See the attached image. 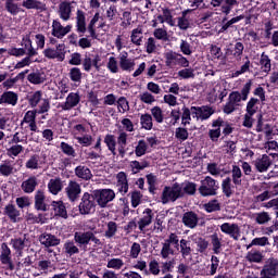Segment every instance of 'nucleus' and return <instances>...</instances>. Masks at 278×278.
Wrapping results in <instances>:
<instances>
[{
  "label": "nucleus",
  "mask_w": 278,
  "mask_h": 278,
  "mask_svg": "<svg viewBox=\"0 0 278 278\" xmlns=\"http://www.w3.org/2000/svg\"><path fill=\"white\" fill-rule=\"evenodd\" d=\"M253 86V80H249L240 91H232L228 97V102L223 109L224 114H233L238 106L240 105V101H247L249 99V94L251 93V87Z\"/></svg>",
  "instance_id": "nucleus-1"
},
{
  "label": "nucleus",
  "mask_w": 278,
  "mask_h": 278,
  "mask_svg": "<svg viewBox=\"0 0 278 278\" xmlns=\"http://www.w3.org/2000/svg\"><path fill=\"white\" fill-rule=\"evenodd\" d=\"M74 242L78 244L79 249H84V251H86L90 242H92L93 247H103V242L101 241V239L97 238V236H94V232L90 230L85 232H75Z\"/></svg>",
  "instance_id": "nucleus-2"
},
{
  "label": "nucleus",
  "mask_w": 278,
  "mask_h": 278,
  "mask_svg": "<svg viewBox=\"0 0 278 278\" xmlns=\"http://www.w3.org/2000/svg\"><path fill=\"white\" fill-rule=\"evenodd\" d=\"M175 249L179 251V236L175 232H170L164 242H162L161 257L168 260L170 255H175Z\"/></svg>",
  "instance_id": "nucleus-3"
},
{
  "label": "nucleus",
  "mask_w": 278,
  "mask_h": 278,
  "mask_svg": "<svg viewBox=\"0 0 278 278\" xmlns=\"http://www.w3.org/2000/svg\"><path fill=\"white\" fill-rule=\"evenodd\" d=\"M177 199H184V190L179 182H175L172 187H164L161 194L163 205H166V203H175Z\"/></svg>",
  "instance_id": "nucleus-4"
},
{
  "label": "nucleus",
  "mask_w": 278,
  "mask_h": 278,
  "mask_svg": "<svg viewBox=\"0 0 278 278\" xmlns=\"http://www.w3.org/2000/svg\"><path fill=\"white\" fill-rule=\"evenodd\" d=\"M198 192L201 197H216L218 194V182L212 176H206L200 181Z\"/></svg>",
  "instance_id": "nucleus-5"
},
{
  "label": "nucleus",
  "mask_w": 278,
  "mask_h": 278,
  "mask_svg": "<svg viewBox=\"0 0 278 278\" xmlns=\"http://www.w3.org/2000/svg\"><path fill=\"white\" fill-rule=\"evenodd\" d=\"M164 58L165 66H167V68H175L176 66L188 68V66H190V61H188V59L173 50L165 52Z\"/></svg>",
  "instance_id": "nucleus-6"
},
{
  "label": "nucleus",
  "mask_w": 278,
  "mask_h": 278,
  "mask_svg": "<svg viewBox=\"0 0 278 278\" xmlns=\"http://www.w3.org/2000/svg\"><path fill=\"white\" fill-rule=\"evenodd\" d=\"M92 194L101 207H108V203L114 201L116 199V193L112 189H98L93 190Z\"/></svg>",
  "instance_id": "nucleus-7"
},
{
  "label": "nucleus",
  "mask_w": 278,
  "mask_h": 278,
  "mask_svg": "<svg viewBox=\"0 0 278 278\" xmlns=\"http://www.w3.org/2000/svg\"><path fill=\"white\" fill-rule=\"evenodd\" d=\"M88 31L91 36V38H97V31L94 30V26L86 27V13L81 10H77L76 12V31L78 34L84 35L86 31Z\"/></svg>",
  "instance_id": "nucleus-8"
},
{
  "label": "nucleus",
  "mask_w": 278,
  "mask_h": 278,
  "mask_svg": "<svg viewBox=\"0 0 278 278\" xmlns=\"http://www.w3.org/2000/svg\"><path fill=\"white\" fill-rule=\"evenodd\" d=\"M43 55L48 60L64 62L66 58V46L64 43H59L55 48H47L43 50Z\"/></svg>",
  "instance_id": "nucleus-9"
},
{
  "label": "nucleus",
  "mask_w": 278,
  "mask_h": 278,
  "mask_svg": "<svg viewBox=\"0 0 278 278\" xmlns=\"http://www.w3.org/2000/svg\"><path fill=\"white\" fill-rule=\"evenodd\" d=\"M94 201L96 198H94V194L93 193H88V192H85L81 200H80V203L78 205L79 207V212L80 214H83V216H86L88 214H92V212H94Z\"/></svg>",
  "instance_id": "nucleus-10"
},
{
  "label": "nucleus",
  "mask_w": 278,
  "mask_h": 278,
  "mask_svg": "<svg viewBox=\"0 0 278 278\" xmlns=\"http://www.w3.org/2000/svg\"><path fill=\"white\" fill-rule=\"evenodd\" d=\"M65 193L67 199H70L72 203H75L81 194V185L75 180H70L65 188Z\"/></svg>",
  "instance_id": "nucleus-11"
},
{
  "label": "nucleus",
  "mask_w": 278,
  "mask_h": 278,
  "mask_svg": "<svg viewBox=\"0 0 278 278\" xmlns=\"http://www.w3.org/2000/svg\"><path fill=\"white\" fill-rule=\"evenodd\" d=\"M0 262L3 266H8L9 270H14V263H12V251L8 243L1 244Z\"/></svg>",
  "instance_id": "nucleus-12"
},
{
  "label": "nucleus",
  "mask_w": 278,
  "mask_h": 278,
  "mask_svg": "<svg viewBox=\"0 0 278 278\" xmlns=\"http://www.w3.org/2000/svg\"><path fill=\"white\" fill-rule=\"evenodd\" d=\"M71 29H73V26L67 25L64 27L62 26V23H60V21L58 20H54L52 22V36H54V38H64L66 34H71Z\"/></svg>",
  "instance_id": "nucleus-13"
},
{
  "label": "nucleus",
  "mask_w": 278,
  "mask_h": 278,
  "mask_svg": "<svg viewBox=\"0 0 278 278\" xmlns=\"http://www.w3.org/2000/svg\"><path fill=\"white\" fill-rule=\"evenodd\" d=\"M220 231L230 236V238H233L236 241L240 240V226H238V224L224 223L220 226Z\"/></svg>",
  "instance_id": "nucleus-14"
},
{
  "label": "nucleus",
  "mask_w": 278,
  "mask_h": 278,
  "mask_svg": "<svg viewBox=\"0 0 278 278\" xmlns=\"http://www.w3.org/2000/svg\"><path fill=\"white\" fill-rule=\"evenodd\" d=\"M18 103V93L14 91H4L0 97V105H12L14 108Z\"/></svg>",
  "instance_id": "nucleus-15"
},
{
  "label": "nucleus",
  "mask_w": 278,
  "mask_h": 278,
  "mask_svg": "<svg viewBox=\"0 0 278 278\" xmlns=\"http://www.w3.org/2000/svg\"><path fill=\"white\" fill-rule=\"evenodd\" d=\"M35 210H38V212H47L49 210L47 195H45V191L42 190H37L35 193Z\"/></svg>",
  "instance_id": "nucleus-16"
},
{
  "label": "nucleus",
  "mask_w": 278,
  "mask_h": 278,
  "mask_svg": "<svg viewBox=\"0 0 278 278\" xmlns=\"http://www.w3.org/2000/svg\"><path fill=\"white\" fill-rule=\"evenodd\" d=\"M182 224L189 229H195L197 225H199V215L192 211L184 213Z\"/></svg>",
  "instance_id": "nucleus-17"
},
{
  "label": "nucleus",
  "mask_w": 278,
  "mask_h": 278,
  "mask_svg": "<svg viewBox=\"0 0 278 278\" xmlns=\"http://www.w3.org/2000/svg\"><path fill=\"white\" fill-rule=\"evenodd\" d=\"M39 242L46 247V249H50V247H58L60 244V239L54 235L45 232L39 236Z\"/></svg>",
  "instance_id": "nucleus-18"
},
{
  "label": "nucleus",
  "mask_w": 278,
  "mask_h": 278,
  "mask_svg": "<svg viewBox=\"0 0 278 278\" xmlns=\"http://www.w3.org/2000/svg\"><path fill=\"white\" fill-rule=\"evenodd\" d=\"M99 62H101V56L99 55H96L94 59H91L90 56L85 55L83 60V68L87 73H90V71L92 70V66H94L96 71H100L101 65H99Z\"/></svg>",
  "instance_id": "nucleus-19"
},
{
  "label": "nucleus",
  "mask_w": 278,
  "mask_h": 278,
  "mask_svg": "<svg viewBox=\"0 0 278 278\" xmlns=\"http://www.w3.org/2000/svg\"><path fill=\"white\" fill-rule=\"evenodd\" d=\"M116 179L118 192H121L122 194H127V192H129V181L127 180V174L125 172H119L116 175Z\"/></svg>",
  "instance_id": "nucleus-20"
},
{
  "label": "nucleus",
  "mask_w": 278,
  "mask_h": 278,
  "mask_svg": "<svg viewBox=\"0 0 278 278\" xmlns=\"http://www.w3.org/2000/svg\"><path fill=\"white\" fill-rule=\"evenodd\" d=\"M59 16L62 21H71V16L73 14V7H71V2L63 1L59 4Z\"/></svg>",
  "instance_id": "nucleus-21"
},
{
  "label": "nucleus",
  "mask_w": 278,
  "mask_h": 278,
  "mask_svg": "<svg viewBox=\"0 0 278 278\" xmlns=\"http://www.w3.org/2000/svg\"><path fill=\"white\" fill-rule=\"evenodd\" d=\"M79 101H81L79 93L71 92L61 108L64 111L73 110V108H77V105H79Z\"/></svg>",
  "instance_id": "nucleus-22"
},
{
  "label": "nucleus",
  "mask_w": 278,
  "mask_h": 278,
  "mask_svg": "<svg viewBox=\"0 0 278 278\" xmlns=\"http://www.w3.org/2000/svg\"><path fill=\"white\" fill-rule=\"evenodd\" d=\"M254 165L258 173H266L273 165V161H270V156L263 154L261 159L255 160Z\"/></svg>",
  "instance_id": "nucleus-23"
},
{
  "label": "nucleus",
  "mask_w": 278,
  "mask_h": 278,
  "mask_svg": "<svg viewBox=\"0 0 278 278\" xmlns=\"http://www.w3.org/2000/svg\"><path fill=\"white\" fill-rule=\"evenodd\" d=\"M151 223H153V210L146 208L143 211V217H141L137 223L139 231H144V228L149 227Z\"/></svg>",
  "instance_id": "nucleus-24"
},
{
  "label": "nucleus",
  "mask_w": 278,
  "mask_h": 278,
  "mask_svg": "<svg viewBox=\"0 0 278 278\" xmlns=\"http://www.w3.org/2000/svg\"><path fill=\"white\" fill-rule=\"evenodd\" d=\"M22 7L26 10H36L37 12H45L47 4L39 0H24Z\"/></svg>",
  "instance_id": "nucleus-25"
},
{
  "label": "nucleus",
  "mask_w": 278,
  "mask_h": 278,
  "mask_svg": "<svg viewBox=\"0 0 278 278\" xmlns=\"http://www.w3.org/2000/svg\"><path fill=\"white\" fill-rule=\"evenodd\" d=\"M38 187V178L36 176H30L28 179L24 180L21 185V189L25 194H31Z\"/></svg>",
  "instance_id": "nucleus-26"
},
{
  "label": "nucleus",
  "mask_w": 278,
  "mask_h": 278,
  "mask_svg": "<svg viewBox=\"0 0 278 278\" xmlns=\"http://www.w3.org/2000/svg\"><path fill=\"white\" fill-rule=\"evenodd\" d=\"M75 175L79 179H84V181H90V179H92V172L85 165L77 166L75 168Z\"/></svg>",
  "instance_id": "nucleus-27"
},
{
  "label": "nucleus",
  "mask_w": 278,
  "mask_h": 278,
  "mask_svg": "<svg viewBox=\"0 0 278 278\" xmlns=\"http://www.w3.org/2000/svg\"><path fill=\"white\" fill-rule=\"evenodd\" d=\"M179 249L182 260H188V257H192V248L190 247V241L186 239L179 240Z\"/></svg>",
  "instance_id": "nucleus-28"
},
{
  "label": "nucleus",
  "mask_w": 278,
  "mask_h": 278,
  "mask_svg": "<svg viewBox=\"0 0 278 278\" xmlns=\"http://www.w3.org/2000/svg\"><path fill=\"white\" fill-rule=\"evenodd\" d=\"M119 66L122 71H130L136 66V62L132 59L127 58V53H124L119 58Z\"/></svg>",
  "instance_id": "nucleus-29"
},
{
  "label": "nucleus",
  "mask_w": 278,
  "mask_h": 278,
  "mask_svg": "<svg viewBox=\"0 0 278 278\" xmlns=\"http://www.w3.org/2000/svg\"><path fill=\"white\" fill-rule=\"evenodd\" d=\"M62 179L61 178H52L50 179V181L48 182V189L49 192H51V194H60V192H62Z\"/></svg>",
  "instance_id": "nucleus-30"
},
{
  "label": "nucleus",
  "mask_w": 278,
  "mask_h": 278,
  "mask_svg": "<svg viewBox=\"0 0 278 278\" xmlns=\"http://www.w3.org/2000/svg\"><path fill=\"white\" fill-rule=\"evenodd\" d=\"M11 244L15 251L23 253V250L27 247V235L12 239Z\"/></svg>",
  "instance_id": "nucleus-31"
},
{
  "label": "nucleus",
  "mask_w": 278,
  "mask_h": 278,
  "mask_svg": "<svg viewBox=\"0 0 278 278\" xmlns=\"http://www.w3.org/2000/svg\"><path fill=\"white\" fill-rule=\"evenodd\" d=\"M22 47H24V51H27V55L29 58H34V55H38V51H36V49H34V46L31 45V38L29 37V35H26L22 39Z\"/></svg>",
  "instance_id": "nucleus-32"
},
{
  "label": "nucleus",
  "mask_w": 278,
  "mask_h": 278,
  "mask_svg": "<svg viewBox=\"0 0 278 278\" xmlns=\"http://www.w3.org/2000/svg\"><path fill=\"white\" fill-rule=\"evenodd\" d=\"M52 207L56 216H61V218H68V213L66 212V206L64 205V202L53 201Z\"/></svg>",
  "instance_id": "nucleus-33"
},
{
  "label": "nucleus",
  "mask_w": 278,
  "mask_h": 278,
  "mask_svg": "<svg viewBox=\"0 0 278 278\" xmlns=\"http://www.w3.org/2000/svg\"><path fill=\"white\" fill-rule=\"evenodd\" d=\"M245 260L254 264H261L264 260V254L260 250H252L248 252Z\"/></svg>",
  "instance_id": "nucleus-34"
},
{
  "label": "nucleus",
  "mask_w": 278,
  "mask_h": 278,
  "mask_svg": "<svg viewBox=\"0 0 278 278\" xmlns=\"http://www.w3.org/2000/svg\"><path fill=\"white\" fill-rule=\"evenodd\" d=\"M222 191L227 199L233 194V184H231V177H227L222 181Z\"/></svg>",
  "instance_id": "nucleus-35"
},
{
  "label": "nucleus",
  "mask_w": 278,
  "mask_h": 278,
  "mask_svg": "<svg viewBox=\"0 0 278 278\" xmlns=\"http://www.w3.org/2000/svg\"><path fill=\"white\" fill-rule=\"evenodd\" d=\"M129 166L131 168L132 175H138L140 170H144V168H149V163L148 161H141V162L131 161Z\"/></svg>",
  "instance_id": "nucleus-36"
},
{
  "label": "nucleus",
  "mask_w": 278,
  "mask_h": 278,
  "mask_svg": "<svg viewBox=\"0 0 278 278\" xmlns=\"http://www.w3.org/2000/svg\"><path fill=\"white\" fill-rule=\"evenodd\" d=\"M223 239L218 238V235L217 233H213L211 236V244L213 247L212 251L213 253H215V255H218L220 254V251L223 249V242H222Z\"/></svg>",
  "instance_id": "nucleus-37"
},
{
  "label": "nucleus",
  "mask_w": 278,
  "mask_h": 278,
  "mask_svg": "<svg viewBox=\"0 0 278 278\" xmlns=\"http://www.w3.org/2000/svg\"><path fill=\"white\" fill-rule=\"evenodd\" d=\"M4 214L9 216V218L13 220V223H16V218L21 216V212L16 210V206H14V204L7 205L4 207Z\"/></svg>",
  "instance_id": "nucleus-38"
},
{
  "label": "nucleus",
  "mask_w": 278,
  "mask_h": 278,
  "mask_svg": "<svg viewBox=\"0 0 278 278\" xmlns=\"http://www.w3.org/2000/svg\"><path fill=\"white\" fill-rule=\"evenodd\" d=\"M238 5H240L238 0H225L224 4L222 5V12L226 16H229V14H231V10H233V8H238Z\"/></svg>",
  "instance_id": "nucleus-39"
},
{
  "label": "nucleus",
  "mask_w": 278,
  "mask_h": 278,
  "mask_svg": "<svg viewBox=\"0 0 278 278\" xmlns=\"http://www.w3.org/2000/svg\"><path fill=\"white\" fill-rule=\"evenodd\" d=\"M231 177L235 186H242V169L238 165L232 166Z\"/></svg>",
  "instance_id": "nucleus-40"
},
{
  "label": "nucleus",
  "mask_w": 278,
  "mask_h": 278,
  "mask_svg": "<svg viewBox=\"0 0 278 278\" xmlns=\"http://www.w3.org/2000/svg\"><path fill=\"white\" fill-rule=\"evenodd\" d=\"M74 138L77 140L78 144H81V147H91L92 142H94L91 135L77 136V134H74Z\"/></svg>",
  "instance_id": "nucleus-41"
},
{
  "label": "nucleus",
  "mask_w": 278,
  "mask_h": 278,
  "mask_svg": "<svg viewBox=\"0 0 278 278\" xmlns=\"http://www.w3.org/2000/svg\"><path fill=\"white\" fill-rule=\"evenodd\" d=\"M199 112L200 121H207V118H210V116H212V114H214L216 110H214V108L210 105H202L199 108Z\"/></svg>",
  "instance_id": "nucleus-42"
},
{
  "label": "nucleus",
  "mask_w": 278,
  "mask_h": 278,
  "mask_svg": "<svg viewBox=\"0 0 278 278\" xmlns=\"http://www.w3.org/2000/svg\"><path fill=\"white\" fill-rule=\"evenodd\" d=\"M140 124L143 129L151 131V129H153V117L151 116V114L141 115Z\"/></svg>",
  "instance_id": "nucleus-43"
},
{
  "label": "nucleus",
  "mask_w": 278,
  "mask_h": 278,
  "mask_svg": "<svg viewBox=\"0 0 278 278\" xmlns=\"http://www.w3.org/2000/svg\"><path fill=\"white\" fill-rule=\"evenodd\" d=\"M42 101V91L38 90L28 96V103L30 108H37L38 103Z\"/></svg>",
  "instance_id": "nucleus-44"
},
{
  "label": "nucleus",
  "mask_w": 278,
  "mask_h": 278,
  "mask_svg": "<svg viewBox=\"0 0 278 278\" xmlns=\"http://www.w3.org/2000/svg\"><path fill=\"white\" fill-rule=\"evenodd\" d=\"M104 143L109 151H111L113 155H116V137L114 135H106L104 137Z\"/></svg>",
  "instance_id": "nucleus-45"
},
{
  "label": "nucleus",
  "mask_w": 278,
  "mask_h": 278,
  "mask_svg": "<svg viewBox=\"0 0 278 278\" xmlns=\"http://www.w3.org/2000/svg\"><path fill=\"white\" fill-rule=\"evenodd\" d=\"M260 64L263 73H270L273 65L270 64V58L265 52L261 54Z\"/></svg>",
  "instance_id": "nucleus-46"
},
{
  "label": "nucleus",
  "mask_w": 278,
  "mask_h": 278,
  "mask_svg": "<svg viewBox=\"0 0 278 278\" xmlns=\"http://www.w3.org/2000/svg\"><path fill=\"white\" fill-rule=\"evenodd\" d=\"M130 40L132 45L140 47V45H142V28L132 29Z\"/></svg>",
  "instance_id": "nucleus-47"
},
{
  "label": "nucleus",
  "mask_w": 278,
  "mask_h": 278,
  "mask_svg": "<svg viewBox=\"0 0 278 278\" xmlns=\"http://www.w3.org/2000/svg\"><path fill=\"white\" fill-rule=\"evenodd\" d=\"M204 210L208 214H212V212H220V202L216 199L211 200L204 204Z\"/></svg>",
  "instance_id": "nucleus-48"
},
{
  "label": "nucleus",
  "mask_w": 278,
  "mask_h": 278,
  "mask_svg": "<svg viewBox=\"0 0 278 278\" xmlns=\"http://www.w3.org/2000/svg\"><path fill=\"white\" fill-rule=\"evenodd\" d=\"M197 244V251L198 253H205L207 251V248L210 247V241L205 240L203 237H199L194 240Z\"/></svg>",
  "instance_id": "nucleus-49"
},
{
  "label": "nucleus",
  "mask_w": 278,
  "mask_h": 278,
  "mask_svg": "<svg viewBox=\"0 0 278 278\" xmlns=\"http://www.w3.org/2000/svg\"><path fill=\"white\" fill-rule=\"evenodd\" d=\"M63 249H64L65 253L67 255H70V257L73 255H77V253H79V248H77V245H75L74 241L65 242Z\"/></svg>",
  "instance_id": "nucleus-50"
},
{
  "label": "nucleus",
  "mask_w": 278,
  "mask_h": 278,
  "mask_svg": "<svg viewBox=\"0 0 278 278\" xmlns=\"http://www.w3.org/2000/svg\"><path fill=\"white\" fill-rule=\"evenodd\" d=\"M184 195L189 194V197H192L197 194V184L187 181L181 186Z\"/></svg>",
  "instance_id": "nucleus-51"
},
{
  "label": "nucleus",
  "mask_w": 278,
  "mask_h": 278,
  "mask_svg": "<svg viewBox=\"0 0 278 278\" xmlns=\"http://www.w3.org/2000/svg\"><path fill=\"white\" fill-rule=\"evenodd\" d=\"M12 173H14V166L9 161L0 165V174H2L3 177H10Z\"/></svg>",
  "instance_id": "nucleus-52"
},
{
  "label": "nucleus",
  "mask_w": 278,
  "mask_h": 278,
  "mask_svg": "<svg viewBox=\"0 0 278 278\" xmlns=\"http://www.w3.org/2000/svg\"><path fill=\"white\" fill-rule=\"evenodd\" d=\"M255 223H257V225H266V223H270V214H268V212L256 213Z\"/></svg>",
  "instance_id": "nucleus-53"
},
{
  "label": "nucleus",
  "mask_w": 278,
  "mask_h": 278,
  "mask_svg": "<svg viewBox=\"0 0 278 278\" xmlns=\"http://www.w3.org/2000/svg\"><path fill=\"white\" fill-rule=\"evenodd\" d=\"M125 266V263L121 258H111L106 264V268H113L114 270H121Z\"/></svg>",
  "instance_id": "nucleus-54"
},
{
  "label": "nucleus",
  "mask_w": 278,
  "mask_h": 278,
  "mask_svg": "<svg viewBox=\"0 0 278 278\" xmlns=\"http://www.w3.org/2000/svg\"><path fill=\"white\" fill-rule=\"evenodd\" d=\"M257 103H260L257 98H251L247 104V114L255 115L257 113V106H255Z\"/></svg>",
  "instance_id": "nucleus-55"
},
{
  "label": "nucleus",
  "mask_w": 278,
  "mask_h": 278,
  "mask_svg": "<svg viewBox=\"0 0 278 278\" xmlns=\"http://www.w3.org/2000/svg\"><path fill=\"white\" fill-rule=\"evenodd\" d=\"M116 231H118V226L116 225V222H109L108 229L104 232V236L105 238H114V236H116Z\"/></svg>",
  "instance_id": "nucleus-56"
},
{
  "label": "nucleus",
  "mask_w": 278,
  "mask_h": 278,
  "mask_svg": "<svg viewBox=\"0 0 278 278\" xmlns=\"http://www.w3.org/2000/svg\"><path fill=\"white\" fill-rule=\"evenodd\" d=\"M5 10L10 14H12L13 16H16V14H18V12H20L18 4H16L14 2V0H7L5 1Z\"/></svg>",
  "instance_id": "nucleus-57"
},
{
  "label": "nucleus",
  "mask_w": 278,
  "mask_h": 278,
  "mask_svg": "<svg viewBox=\"0 0 278 278\" xmlns=\"http://www.w3.org/2000/svg\"><path fill=\"white\" fill-rule=\"evenodd\" d=\"M38 162H40V156L37 154L31 155L30 159L26 162V168H29L30 170H37V168H39Z\"/></svg>",
  "instance_id": "nucleus-58"
},
{
  "label": "nucleus",
  "mask_w": 278,
  "mask_h": 278,
  "mask_svg": "<svg viewBox=\"0 0 278 278\" xmlns=\"http://www.w3.org/2000/svg\"><path fill=\"white\" fill-rule=\"evenodd\" d=\"M188 12H190V10H186L182 12V16L178 17V27L179 29H188V27H190V21L186 18Z\"/></svg>",
  "instance_id": "nucleus-59"
},
{
  "label": "nucleus",
  "mask_w": 278,
  "mask_h": 278,
  "mask_svg": "<svg viewBox=\"0 0 278 278\" xmlns=\"http://www.w3.org/2000/svg\"><path fill=\"white\" fill-rule=\"evenodd\" d=\"M61 150L65 155H68L70 157H76L77 153L75 152V148L73 146L66 143V142H61Z\"/></svg>",
  "instance_id": "nucleus-60"
},
{
  "label": "nucleus",
  "mask_w": 278,
  "mask_h": 278,
  "mask_svg": "<svg viewBox=\"0 0 278 278\" xmlns=\"http://www.w3.org/2000/svg\"><path fill=\"white\" fill-rule=\"evenodd\" d=\"M147 142L144 140H139L135 149V154L137 155V157H142V155L147 153Z\"/></svg>",
  "instance_id": "nucleus-61"
},
{
  "label": "nucleus",
  "mask_w": 278,
  "mask_h": 278,
  "mask_svg": "<svg viewBox=\"0 0 278 278\" xmlns=\"http://www.w3.org/2000/svg\"><path fill=\"white\" fill-rule=\"evenodd\" d=\"M191 110L184 106L182 108V115H181V125L186 127V125H190V122L192 121Z\"/></svg>",
  "instance_id": "nucleus-62"
},
{
  "label": "nucleus",
  "mask_w": 278,
  "mask_h": 278,
  "mask_svg": "<svg viewBox=\"0 0 278 278\" xmlns=\"http://www.w3.org/2000/svg\"><path fill=\"white\" fill-rule=\"evenodd\" d=\"M151 114L156 123H164V114L162 113V109L160 106L152 108Z\"/></svg>",
  "instance_id": "nucleus-63"
},
{
  "label": "nucleus",
  "mask_w": 278,
  "mask_h": 278,
  "mask_svg": "<svg viewBox=\"0 0 278 278\" xmlns=\"http://www.w3.org/2000/svg\"><path fill=\"white\" fill-rule=\"evenodd\" d=\"M70 79H72V81H81V70L73 67L70 71Z\"/></svg>",
  "instance_id": "nucleus-64"
}]
</instances>
